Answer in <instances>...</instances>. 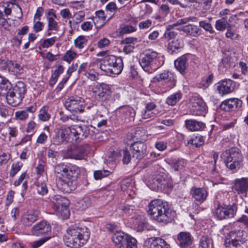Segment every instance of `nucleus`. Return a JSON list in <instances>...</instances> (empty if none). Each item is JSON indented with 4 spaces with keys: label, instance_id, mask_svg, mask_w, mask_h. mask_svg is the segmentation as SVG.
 <instances>
[{
    "label": "nucleus",
    "instance_id": "f257e3e1",
    "mask_svg": "<svg viewBox=\"0 0 248 248\" xmlns=\"http://www.w3.org/2000/svg\"><path fill=\"white\" fill-rule=\"evenodd\" d=\"M83 168L72 164H59L54 167V172L59 179L58 187L64 192H70L77 186V180Z\"/></svg>",
    "mask_w": 248,
    "mask_h": 248
},
{
    "label": "nucleus",
    "instance_id": "f03ea898",
    "mask_svg": "<svg viewBox=\"0 0 248 248\" xmlns=\"http://www.w3.org/2000/svg\"><path fill=\"white\" fill-rule=\"evenodd\" d=\"M147 212L151 218L164 224L170 222L174 214L167 202L158 199L150 202Z\"/></svg>",
    "mask_w": 248,
    "mask_h": 248
},
{
    "label": "nucleus",
    "instance_id": "7ed1b4c3",
    "mask_svg": "<svg viewBox=\"0 0 248 248\" xmlns=\"http://www.w3.org/2000/svg\"><path fill=\"white\" fill-rule=\"evenodd\" d=\"M90 232L86 227L69 228L64 235L65 245L71 248H79L85 244L89 240Z\"/></svg>",
    "mask_w": 248,
    "mask_h": 248
},
{
    "label": "nucleus",
    "instance_id": "20e7f679",
    "mask_svg": "<svg viewBox=\"0 0 248 248\" xmlns=\"http://www.w3.org/2000/svg\"><path fill=\"white\" fill-rule=\"evenodd\" d=\"M99 68L107 74L119 75L124 68L123 61L121 57L107 56L101 62Z\"/></svg>",
    "mask_w": 248,
    "mask_h": 248
},
{
    "label": "nucleus",
    "instance_id": "39448f33",
    "mask_svg": "<svg viewBox=\"0 0 248 248\" xmlns=\"http://www.w3.org/2000/svg\"><path fill=\"white\" fill-rule=\"evenodd\" d=\"M221 158L225 162L228 168L234 170L240 167L243 156L238 148L233 147L224 151L221 155Z\"/></svg>",
    "mask_w": 248,
    "mask_h": 248
},
{
    "label": "nucleus",
    "instance_id": "423d86ee",
    "mask_svg": "<svg viewBox=\"0 0 248 248\" xmlns=\"http://www.w3.org/2000/svg\"><path fill=\"white\" fill-rule=\"evenodd\" d=\"M160 56L156 51L153 50H146L143 56L140 61L142 69L148 73H152L161 65L159 62Z\"/></svg>",
    "mask_w": 248,
    "mask_h": 248
},
{
    "label": "nucleus",
    "instance_id": "0eeeda50",
    "mask_svg": "<svg viewBox=\"0 0 248 248\" xmlns=\"http://www.w3.org/2000/svg\"><path fill=\"white\" fill-rule=\"evenodd\" d=\"M27 88L25 83L21 81L17 82L12 87L7 96V103L13 107L18 106L22 101L26 93Z\"/></svg>",
    "mask_w": 248,
    "mask_h": 248
},
{
    "label": "nucleus",
    "instance_id": "6e6552de",
    "mask_svg": "<svg viewBox=\"0 0 248 248\" xmlns=\"http://www.w3.org/2000/svg\"><path fill=\"white\" fill-rule=\"evenodd\" d=\"M64 106L67 110L76 114L83 112L85 107L84 99L78 96L69 97L65 101Z\"/></svg>",
    "mask_w": 248,
    "mask_h": 248
},
{
    "label": "nucleus",
    "instance_id": "1a4fd4ad",
    "mask_svg": "<svg viewBox=\"0 0 248 248\" xmlns=\"http://www.w3.org/2000/svg\"><path fill=\"white\" fill-rule=\"evenodd\" d=\"M92 92L95 94V99L102 103L109 101L111 96V91L108 85L101 84L95 85L92 88Z\"/></svg>",
    "mask_w": 248,
    "mask_h": 248
},
{
    "label": "nucleus",
    "instance_id": "9d476101",
    "mask_svg": "<svg viewBox=\"0 0 248 248\" xmlns=\"http://www.w3.org/2000/svg\"><path fill=\"white\" fill-rule=\"evenodd\" d=\"M176 78L173 73L168 70H164L157 74L154 78L155 82L163 81L165 85V88L169 90L175 86Z\"/></svg>",
    "mask_w": 248,
    "mask_h": 248
},
{
    "label": "nucleus",
    "instance_id": "9b49d317",
    "mask_svg": "<svg viewBox=\"0 0 248 248\" xmlns=\"http://www.w3.org/2000/svg\"><path fill=\"white\" fill-rule=\"evenodd\" d=\"M237 207L236 205H227L223 204L221 205L218 203L216 208L215 216L220 220L227 219L234 217L236 212Z\"/></svg>",
    "mask_w": 248,
    "mask_h": 248
},
{
    "label": "nucleus",
    "instance_id": "f8f14e48",
    "mask_svg": "<svg viewBox=\"0 0 248 248\" xmlns=\"http://www.w3.org/2000/svg\"><path fill=\"white\" fill-rule=\"evenodd\" d=\"M70 127L71 131V140L78 142L86 138L90 134L91 128L92 126L80 125Z\"/></svg>",
    "mask_w": 248,
    "mask_h": 248
},
{
    "label": "nucleus",
    "instance_id": "ddd939ff",
    "mask_svg": "<svg viewBox=\"0 0 248 248\" xmlns=\"http://www.w3.org/2000/svg\"><path fill=\"white\" fill-rule=\"evenodd\" d=\"M71 137L70 127L62 126L55 133L51 141L54 145L66 143L70 141Z\"/></svg>",
    "mask_w": 248,
    "mask_h": 248
},
{
    "label": "nucleus",
    "instance_id": "4468645a",
    "mask_svg": "<svg viewBox=\"0 0 248 248\" xmlns=\"http://www.w3.org/2000/svg\"><path fill=\"white\" fill-rule=\"evenodd\" d=\"M31 232L32 235L36 236L48 234L51 232V227L48 221L43 220L34 225Z\"/></svg>",
    "mask_w": 248,
    "mask_h": 248
},
{
    "label": "nucleus",
    "instance_id": "2eb2a0df",
    "mask_svg": "<svg viewBox=\"0 0 248 248\" xmlns=\"http://www.w3.org/2000/svg\"><path fill=\"white\" fill-rule=\"evenodd\" d=\"M130 149L133 154V157L139 160L143 158L147 154V146L141 141H134L131 143Z\"/></svg>",
    "mask_w": 248,
    "mask_h": 248
},
{
    "label": "nucleus",
    "instance_id": "dca6fc26",
    "mask_svg": "<svg viewBox=\"0 0 248 248\" xmlns=\"http://www.w3.org/2000/svg\"><path fill=\"white\" fill-rule=\"evenodd\" d=\"M234 88V82L230 79L222 80L217 83V90L222 95L232 92Z\"/></svg>",
    "mask_w": 248,
    "mask_h": 248
},
{
    "label": "nucleus",
    "instance_id": "f3484780",
    "mask_svg": "<svg viewBox=\"0 0 248 248\" xmlns=\"http://www.w3.org/2000/svg\"><path fill=\"white\" fill-rule=\"evenodd\" d=\"M40 215V212L36 210L28 211L22 217V224L28 227L31 226L39 219Z\"/></svg>",
    "mask_w": 248,
    "mask_h": 248
},
{
    "label": "nucleus",
    "instance_id": "a211bd4d",
    "mask_svg": "<svg viewBox=\"0 0 248 248\" xmlns=\"http://www.w3.org/2000/svg\"><path fill=\"white\" fill-rule=\"evenodd\" d=\"M242 101L236 98H232L223 101L220 107L222 110L226 111L235 110L241 107Z\"/></svg>",
    "mask_w": 248,
    "mask_h": 248
},
{
    "label": "nucleus",
    "instance_id": "6ab92c4d",
    "mask_svg": "<svg viewBox=\"0 0 248 248\" xmlns=\"http://www.w3.org/2000/svg\"><path fill=\"white\" fill-rule=\"evenodd\" d=\"M176 242L181 248H188L192 244L193 237L189 232H182L177 234Z\"/></svg>",
    "mask_w": 248,
    "mask_h": 248
},
{
    "label": "nucleus",
    "instance_id": "aec40b11",
    "mask_svg": "<svg viewBox=\"0 0 248 248\" xmlns=\"http://www.w3.org/2000/svg\"><path fill=\"white\" fill-rule=\"evenodd\" d=\"M51 206L55 210H59L60 206L67 207L69 204V201L65 197L60 195H54L49 197Z\"/></svg>",
    "mask_w": 248,
    "mask_h": 248
},
{
    "label": "nucleus",
    "instance_id": "412c9836",
    "mask_svg": "<svg viewBox=\"0 0 248 248\" xmlns=\"http://www.w3.org/2000/svg\"><path fill=\"white\" fill-rule=\"evenodd\" d=\"M190 194L196 201L202 203L206 199L208 191L203 187H193L191 189Z\"/></svg>",
    "mask_w": 248,
    "mask_h": 248
},
{
    "label": "nucleus",
    "instance_id": "4be33fe9",
    "mask_svg": "<svg viewBox=\"0 0 248 248\" xmlns=\"http://www.w3.org/2000/svg\"><path fill=\"white\" fill-rule=\"evenodd\" d=\"M143 247L144 248H170V244L159 237L155 238L152 241L145 242Z\"/></svg>",
    "mask_w": 248,
    "mask_h": 248
},
{
    "label": "nucleus",
    "instance_id": "5701e85b",
    "mask_svg": "<svg viewBox=\"0 0 248 248\" xmlns=\"http://www.w3.org/2000/svg\"><path fill=\"white\" fill-rule=\"evenodd\" d=\"M56 18V14L52 12H48L46 19L47 21V36H50L52 34L51 31H57L59 30V26L58 22L55 20Z\"/></svg>",
    "mask_w": 248,
    "mask_h": 248
},
{
    "label": "nucleus",
    "instance_id": "b1692460",
    "mask_svg": "<svg viewBox=\"0 0 248 248\" xmlns=\"http://www.w3.org/2000/svg\"><path fill=\"white\" fill-rule=\"evenodd\" d=\"M233 187L239 194L246 193L248 190V178H241L236 179Z\"/></svg>",
    "mask_w": 248,
    "mask_h": 248
},
{
    "label": "nucleus",
    "instance_id": "393cba45",
    "mask_svg": "<svg viewBox=\"0 0 248 248\" xmlns=\"http://www.w3.org/2000/svg\"><path fill=\"white\" fill-rule=\"evenodd\" d=\"M179 30L187 35L194 37L199 36L202 32V30L198 26L193 24L183 26Z\"/></svg>",
    "mask_w": 248,
    "mask_h": 248
},
{
    "label": "nucleus",
    "instance_id": "a878e982",
    "mask_svg": "<svg viewBox=\"0 0 248 248\" xmlns=\"http://www.w3.org/2000/svg\"><path fill=\"white\" fill-rule=\"evenodd\" d=\"M185 123L186 128L191 131L201 130L205 127V124L204 123L196 120H186Z\"/></svg>",
    "mask_w": 248,
    "mask_h": 248
},
{
    "label": "nucleus",
    "instance_id": "bb28decb",
    "mask_svg": "<svg viewBox=\"0 0 248 248\" xmlns=\"http://www.w3.org/2000/svg\"><path fill=\"white\" fill-rule=\"evenodd\" d=\"M128 236L122 232H118L113 234L111 239L116 246H118L119 248H124Z\"/></svg>",
    "mask_w": 248,
    "mask_h": 248
},
{
    "label": "nucleus",
    "instance_id": "cd10ccee",
    "mask_svg": "<svg viewBox=\"0 0 248 248\" xmlns=\"http://www.w3.org/2000/svg\"><path fill=\"white\" fill-rule=\"evenodd\" d=\"M168 163L174 171H180L186 165V161L181 158H171Z\"/></svg>",
    "mask_w": 248,
    "mask_h": 248
},
{
    "label": "nucleus",
    "instance_id": "c85d7f7f",
    "mask_svg": "<svg viewBox=\"0 0 248 248\" xmlns=\"http://www.w3.org/2000/svg\"><path fill=\"white\" fill-rule=\"evenodd\" d=\"M188 59L183 55L178 58L174 62V65L176 68L183 75L186 73L188 67Z\"/></svg>",
    "mask_w": 248,
    "mask_h": 248
},
{
    "label": "nucleus",
    "instance_id": "c756f323",
    "mask_svg": "<svg viewBox=\"0 0 248 248\" xmlns=\"http://www.w3.org/2000/svg\"><path fill=\"white\" fill-rule=\"evenodd\" d=\"M136 210V207L134 205L129 204L127 203H124L119 205L117 211L123 216H129L132 215Z\"/></svg>",
    "mask_w": 248,
    "mask_h": 248
},
{
    "label": "nucleus",
    "instance_id": "7c9ffc66",
    "mask_svg": "<svg viewBox=\"0 0 248 248\" xmlns=\"http://www.w3.org/2000/svg\"><path fill=\"white\" fill-rule=\"evenodd\" d=\"M87 154L85 148L79 147L77 149L69 151L67 155L68 157L75 159H82Z\"/></svg>",
    "mask_w": 248,
    "mask_h": 248
},
{
    "label": "nucleus",
    "instance_id": "2f4dec72",
    "mask_svg": "<svg viewBox=\"0 0 248 248\" xmlns=\"http://www.w3.org/2000/svg\"><path fill=\"white\" fill-rule=\"evenodd\" d=\"M8 71L11 74L16 75L23 73L24 69L23 66L16 62L9 61Z\"/></svg>",
    "mask_w": 248,
    "mask_h": 248
},
{
    "label": "nucleus",
    "instance_id": "473e14b6",
    "mask_svg": "<svg viewBox=\"0 0 248 248\" xmlns=\"http://www.w3.org/2000/svg\"><path fill=\"white\" fill-rule=\"evenodd\" d=\"M184 46V43L181 39L173 38L169 42L168 45V49L171 53L175 52L176 50L182 48Z\"/></svg>",
    "mask_w": 248,
    "mask_h": 248
},
{
    "label": "nucleus",
    "instance_id": "72a5a7b5",
    "mask_svg": "<svg viewBox=\"0 0 248 248\" xmlns=\"http://www.w3.org/2000/svg\"><path fill=\"white\" fill-rule=\"evenodd\" d=\"M40 176L37 178L35 185L37 193L41 195H45L48 192V188L45 180H42Z\"/></svg>",
    "mask_w": 248,
    "mask_h": 248
},
{
    "label": "nucleus",
    "instance_id": "f704fd0d",
    "mask_svg": "<svg viewBox=\"0 0 248 248\" xmlns=\"http://www.w3.org/2000/svg\"><path fill=\"white\" fill-rule=\"evenodd\" d=\"M13 4L11 2L0 3V16H7L12 12Z\"/></svg>",
    "mask_w": 248,
    "mask_h": 248
},
{
    "label": "nucleus",
    "instance_id": "c9c22d12",
    "mask_svg": "<svg viewBox=\"0 0 248 248\" xmlns=\"http://www.w3.org/2000/svg\"><path fill=\"white\" fill-rule=\"evenodd\" d=\"M143 180L146 184L151 189L157 191L159 190V186L156 184L158 180V175L155 177L152 176L149 178H146V176L144 177Z\"/></svg>",
    "mask_w": 248,
    "mask_h": 248
},
{
    "label": "nucleus",
    "instance_id": "e433bc0d",
    "mask_svg": "<svg viewBox=\"0 0 248 248\" xmlns=\"http://www.w3.org/2000/svg\"><path fill=\"white\" fill-rule=\"evenodd\" d=\"M230 235L231 239H236L241 242V243L245 242L246 237V233L240 230L232 231L230 233Z\"/></svg>",
    "mask_w": 248,
    "mask_h": 248
},
{
    "label": "nucleus",
    "instance_id": "4c0bfd02",
    "mask_svg": "<svg viewBox=\"0 0 248 248\" xmlns=\"http://www.w3.org/2000/svg\"><path fill=\"white\" fill-rule=\"evenodd\" d=\"M199 248H214L213 240L206 235L202 236L200 240Z\"/></svg>",
    "mask_w": 248,
    "mask_h": 248
},
{
    "label": "nucleus",
    "instance_id": "58836bf2",
    "mask_svg": "<svg viewBox=\"0 0 248 248\" xmlns=\"http://www.w3.org/2000/svg\"><path fill=\"white\" fill-rule=\"evenodd\" d=\"M182 96L180 92H176L167 97L166 102L171 106L175 105L181 98Z\"/></svg>",
    "mask_w": 248,
    "mask_h": 248
},
{
    "label": "nucleus",
    "instance_id": "ea45409f",
    "mask_svg": "<svg viewBox=\"0 0 248 248\" xmlns=\"http://www.w3.org/2000/svg\"><path fill=\"white\" fill-rule=\"evenodd\" d=\"M230 24L228 23L225 17H222L220 19L217 20L215 23V28L217 30L222 31L227 28H230Z\"/></svg>",
    "mask_w": 248,
    "mask_h": 248
},
{
    "label": "nucleus",
    "instance_id": "a19ab883",
    "mask_svg": "<svg viewBox=\"0 0 248 248\" xmlns=\"http://www.w3.org/2000/svg\"><path fill=\"white\" fill-rule=\"evenodd\" d=\"M207 107L205 104L201 105L194 108H191V112L192 115L196 116H204L206 113Z\"/></svg>",
    "mask_w": 248,
    "mask_h": 248
},
{
    "label": "nucleus",
    "instance_id": "79ce46f5",
    "mask_svg": "<svg viewBox=\"0 0 248 248\" xmlns=\"http://www.w3.org/2000/svg\"><path fill=\"white\" fill-rule=\"evenodd\" d=\"M96 16L93 17V22L95 24H96L97 22H98L99 20L101 21L100 26H103L106 23V16H105V14L104 11L103 10H99L96 11L95 12Z\"/></svg>",
    "mask_w": 248,
    "mask_h": 248
},
{
    "label": "nucleus",
    "instance_id": "37998d69",
    "mask_svg": "<svg viewBox=\"0 0 248 248\" xmlns=\"http://www.w3.org/2000/svg\"><path fill=\"white\" fill-rule=\"evenodd\" d=\"M38 117L39 120L42 122L48 121L50 118V114L48 113V108L43 107L40 110Z\"/></svg>",
    "mask_w": 248,
    "mask_h": 248
},
{
    "label": "nucleus",
    "instance_id": "c03bdc74",
    "mask_svg": "<svg viewBox=\"0 0 248 248\" xmlns=\"http://www.w3.org/2000/svg\"><path fill=\"white\" fill-rule=\"evenodd\" d=\"M175 27L173 25H168L166 27V31L165 32L163 37L167 40H172L173 38H176L175 36L177 35V32L171 31V30Z\"/></svg>",
    "mask_w": 248,
    "mask_h": 248
},
{
    "label": "nucleus",
    "instance_id": "a18cd8bd",
    "mask_svg": "<svg viewBox=\"0 0 248 248\" xmlns=\"http://www.w3.org/2000/svg\"><path fill=\"white\" fill-rule=\"evenodd\" d=\"M88 39L83 35L78 36L75 40L74 44L76 47L79 49L84 48L87 44Z\"/></svg>",
    "mask_w": 248,
    "mask_h": 248
},
{
    "label": "nucleus",
    "instance_id": "49530a36",
    "mask_svg": "<svg viewBox=\"0 0 248 248\" xmlns=\"http://www.w3.org/2000/svg\"><path fill=\"white\" fill-rule=\"evenodd\" d=\"M133 223L134 229L137 232H142L147 228L146 222L143 219H136Z\"/></svg>",
    "mask_w": 248,
    "mask_h": 248
},
{
    "label": "nucleus",
    "instance_id": "de8ad7c7",
    "mask_svg": "<svg viewBox=\"0 0 248 248\" xmlns=\"http://www.w3.org/2000/svg\"><path fill=\"white\" fill-rule=\"evenodd\" d=\"M12 85L11 82L8 80L6 81V82L1 86V88H0V93L3 94L6 96V99L7 101V96L9 94L10 91H12Z\"/></svg>",
    "mask_w": 248,
    "mask_h": 248
},
{
    "label": "nucleus",
    "instance_id": "09e8293b",
    "mask_svg": "<svg viewBox=\"0 0 248 248\" xmlns=\"http://www.w3.org/2000/svg\"><path fill=\"white\" fill-rule=\"evenodd\" d=\"M189 103L191 106V108H194L201 105H204V104H205L203 99L197 96H192L190 99Z\"/></svg>",
    "mask_w": 248,
    "mask_h": 248
},
{
    "label": "nucleus",
    "instance_id": "8fccbe9b",
    "mask_svg": "<svg viewBox=\"0 0 248 248\" xmlns=\"http://www.w3.org/2000/svg\"><path fill=\"white\" fill-rule=\"evenodd\" d=\"M110 173L111 172L108 170H97L94 171L93 176L95 180H100L108 176Z\"/></svg>",
    "mask_w": 248,
    "mask_h": 248
},
{
    "label": "nucleus",
    "instance_id": "3c124183",
    "mask_svg": "<svg viewBox=\"0 0 248 248\" xmlns=\"http://www.w3.org/2000/svg\"><path fill=\"white\" fill-rule=\"evenodd\" d=\"M124 248H137V241L135 238L128 235Z\"/></svg>",
    "mask_w": 248,
    "mask_h": 248
},
{
    "label": "nucleus",
    "instance_id": "603ef678",
    "mask_svg": "<svg viewBox=\"0 0 248 248\" xmlns=\"http://www.w3.org/2000/svg\"><path fill=\"white\" fill-rule=\"evenodd\" d=\"M22 166V164L20 162L14 163L11 167L10 176L14 177L21 170Z\"/></svg>",
    "mask_w": 248,
    "mask_h": 248
},
{
    "label": "nucleus",
    "instance_id": "864d4df0",
    "mask_svg": "<svg viewBox=\"0 0 248 248\" xmlns=\"http://www.w3.org/2000/svg\"><path fill=\"white\" fill-rule=\"evenodd\" d=\"M122 156V161L124 164H128L131 159V156L129 151L127 149H124L122 151L121 153Z\"/></svg>",
    "mask_w": 248,
    "mask_h": 248
},
{
    "label": "nucleus",
    "instance_id": "5fc2aeb1",
    "mask_svg": "<svg viewBox=\"0 0 248 248\" xmlns=\"http://www.w3.org/2000/svg\"><path fill=\"white\" fill-rule=\"evenodd\" d=\"M199 26L203 29L205 31H208L211 33H213L214 32L212 25L206 21H200Z\"/></svg>",
    "mask_w": 248,
    "mask_h": 248
},
{
    "label": "nucleus",
    "instance_id": "6e6d98bb",
    "mask_svg": "<svg viewBox=\"0 0 248 248\" xmlns=\"http://www.w3.org/2000/svg\"><path fill=\"white\" fill-rule=\"evenodd\" d=\"M50 238V236H46L41 238L37 241H33L31 244L32 247L33 248H39Z\"/></svg>",
    "mask_w": 248,
    "mask_h": 248
},
{
    "label": "nucleus",
    "instance_id": "4d7b16f0",
    "mask_svg": "<svg viewBox=\"0 0 248 248\" xmlns=\"http://www.w3.org/2000/svg\"><path fill=\"white\" fill-rule=\"evenodd\" d=\"M78 204L79 208H80L81 210H84L91 205V201L89 198L85 197V198L81 200Z\"/></svg>",
    "mask_w": 248,
    "mask_h": 248
},
{
    "label": "nucleus",
    "instance_id": "13d9d810",
    "mask_svg": "<svg viewBox=\"0 0 248 248\" xmlns=\"http://www.w3.org/2000/svg\"><path fill=\"white\" fill-rule=\"evenodd\" d=\"M136 31V28L129 25H124L121 28V33L122 34H128L135 32Z\"/></svg>",
    "mask_w": 248,
    "mask_h": 248
},
{
    "label": "nucleus",
    "instance_id": "bf43d9fd",
    "mask_svg": "<svg viewBox=\"0 0 248 248\" xmlns=\"http://www.w3.org/2000/svg\"><path fill=\"white\" fill-rule=\"evenodd\" d=\"M156 184L159 186V190L164 189L168 186L167 180L160 175H158V180Z\"/></svg>",
    "mask_w": 248,
    "mask_h": 248
},
{
    "label": "nucleus",
    "instance_id": "052dcab7",
    "mask_svg": "<svg viewBox=\"0 0 248 248\" xmlns=\"http://www.w3.org/2000/svg\"><path fill=\"white\" fill-rule=\"evenodd\" d=\"M56 37L45 39L42 43V46L44 48H48L53 46L56 42Z\"/></svg>",
    "mask_w": 248,
    "mask_h": 248
},
{
    "label": "nucleus",
    "instance_id": "680f3d73",
    "mask_svg": "<svg viewBox=\"0 0 248 248\" xmlns=\"http://www.w3.org/2000/svg\"><path fill=\"white\" fill-rule=\"evenodd\" d=\"M15 116L18 120L21 121H24L28 118L29 114L24 110H19L16 112Z\"/></svg>",
    "mask_w": 248,
    "mask_h": 248
},
{
    "label": "nucleus",
    "instance_id": "e2e57ef3",
    "mask_svg": "<svg viewBox=\"0 0 248 248\" xmlns=\"http://www.w3.org/2000/svg\"><path fill=\"white\" fill-rule=\"evenodd\" d=\"M159 13L163 17H166L170 13V9L167 4H162L158 10Z\"/></svg>",
    "mask_w": 248,
    "mask_h": 248
},
{
    "label": "nucleus",
    "instance_id": "0e129e2a",
    "mask_svg": "<svg viewBox=\"0 0 248 248\" xmlns=\"http://www.w3.org/2000/svg\"><path fill=\"white\" fill-rule=\"evenodd\" d=\"M155 113L154 111H151L145 109L142 112L141 116L144 119H153L155 117Z\"/></svg>",
    "mask_w": 248,
    "mask_h": 248
},
{
    "label": "nucleus",
    "instance_id": "69168bd1",
    "mask_svg": "<svg viewBox=\"0 0 248 248\" xmlns=\"http://www.w3.org/2000/svg\"><path fill=\"white\" fill-rule=\"evenodd\" d=\"M9 19L8 18H6L5 17L0 16V27L3 28L5 30H9L11 26L8 21Z\"/></svg>",
    "mask_w": 248,
    "mask_h": 248
},
{
    "label": "nucleus",
    "instance_id": "338daca9",
    "mask_svg": "<svg viewBox=\"0 0 248 248\" xmlns=\"http://www.w3.org/2000/svg\"><path fill=\"white\" fill-rule=\"evenodd\" d=\"M110 44V41L107 38H103L99 40L97 43L98 47L102 48L108 46Z\"/></svg>",
    "mask_w": 248,
    "mask_h": 248
},
{
    "label": "nucleus",
    "instance_id": "774afa93",
    "mask_svg": "<svg viewBox=\"0 0 248 248\" xmlns=\"http://www.w3.org/2000/svg\"><path fill=\"white\" fill-rule=\"evenodd\" d=\"M77 56V54L75 52L69 50L65 54L64 57V60L67 62H71Z\"/></svg>",
    "mask_w": 248,
    "mask_h": 248
}]
</instances>
